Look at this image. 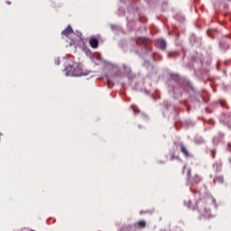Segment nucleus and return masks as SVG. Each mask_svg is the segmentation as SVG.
I'll use <instances>...</instances> for the list:
<instances>
[{"label":"nucleus","instance_id":"f257e3e1","mask_svg":"<svg viewBox=\"0 0 231 231\" xmlns=\"http://www.w3.org/2000/svg\"><path fill=\"white\" fill-rule=\"evenodd\" d=\"M67 77H82L84 72H82V69L80 65L77 62H71L65 68Z\"/></svg>","mask_w":231,"mask_h":231},{"label":"nucleus","instance_id":"f03ea898","mask_svg":"<svg viewBox=\"0 0 231 231\" xmlns=\"http://www.w3.org/2000/svg\"><path fill=\"white\" fill-rule=\"evenodd\" d=\"M155 46L157 48H159L160 50H162L163 51H165L166 48H167V42L163 39H159L155 41Z\"/></svg>","mask_w":231,"mask_h":231},{"label":"nucleus","instance_id":"7ed1b4c3","mask_svg":"<svg viewBox=\"0 0 231 231\" xmlns=\"http://www.w3.org/2000/svg\"><path fill=\"white\" fill-rule=\"evenodd\" d=\"M71 33H74L73 28H71V25H68L67 28L62 31L61 35L64 37H69Z\"/></svg>","mask_w":231,"mask_h":231},{"label":"nucleus","instance_id":"20e7f679","mask_svg":"<svg viewBox=\"0 0 231 231\" xmlns=\"http://www.w3.org/2000/svg\"><path fill=\"white\" fill-rule=\"evenodd\" d=\"M180 152L186 158H189L190 156V152H189V150L187 149V146L183 143H180Z\"/></svg>","mask_w":231,"mask_h":231},{"label":"nucleus","instance_id":"39448f33","mask_svg":"<svg viewBox=\"0 0 231 231\" xmlns=\"http://www.w3.org/2000/svg\"><path fill=\"white\" fill-rule=\"evenodd\" d=\"M199 181H201V177H199V175H195L189 179V183H190V185H198Z\"/></svg>","mask_w":231,"mask_h":231},{"label":"nucleus","instance_id":"423d86ee","mask_svg":"<svg viewBox=\"0 0 231 231\" xmlns=\"http://www.w3.org/2000/svg\"><path fill=\"white\" fill-rule=\"evenodd\" d=\"M89 45L91 46V48H93L94 50H97V48H98V40L96 38H92L89 40Z\"/></svg>","mask_w":231,"mask_h":231},{"label":"nucleus","instance_id":"0eeeda50","mask_svg":"<svg viewBox=\"0 0 231 231\" xmlns=\"http://www.w3.org/2000/svg\"><path fill=\"white\" fill-rule=\"evenodd\" d=\"M147 40L145 38H139L136 40V44L143 46L145 48Z\"/></svg>","mask_w":231,"mask_h":231},{"label":"nucleus","instance_id":"6e6552de","mask_svg":"<svg viewBox=\"0 0 231 231\" xmlns=\"http://www.w3.org/2000/svg\"><path fill=\"white\" fill-rule=\"evenodd\" d=\"M137 226L139 228H145L147 226V222H145L144 220H140L139 222H137Z\"/></svg>","mask_w":231,"mask_h":231},{"label":"nucleus","instance_id":"1a4fd4ad","mask_svg":"<svg viewBox=\"0 0 231 231\" xmlns=\"http://www.w3.org/2000/svg\"><path fill=\"white\" fill-rule=\"evenodd\" d=\"M188 203H189V208H192V210H194V209H196V208L199 209V206H198V205H200L201 201H198V202L196 203V207H192V206H191L192 201H190V200H189Z\"/></svg>","mask_w":231,"mask_h":231},{"label":"nucleus","instance_id":"9d476101","mask_svg":"<svg viewBox=\"0 0 231 231\" xmlns=\"http://www.w3.org/2000/svg\"><path fill=\"white\" fill-rule=\"evenodd\" d=\"M217 180L218 183H225V179L221 175L217 176Z\"/></svg>","mask_w":231,"mask_h":231},{"label":"nucleus","instance_id":"9b49d317","mask_svg":"<svg viewBox=\"0 0 231 231\" xmlns=\"http://www.w3.org/2000/svg\"><path fill=\"white\" fill-rule=\"evenodd\" d=\"M190 174H192V170L188 169V171H187L188 181H190V180L192 178V177H190Z\"/></svg>","mask_w":231,"mask_h":231},{"label":"nucleus","instance_id":"f8f14e48","mask_svg":"<svg viewBox=\"0 0 231 231\" xmlns=\"http://www.w3.org/2000/svg\"><path fill=\"white\" fill-rule=\"evenodd\" d=\"M176 156L174 154H171L170 157V160L172 162L173 160H176Z\"/></svg>","mask_w":231,"mask_h":231},{"label":"nucleus","instance_id":"ddd939ff","mask_svg":"<svg viewBox=\"0 0 231 231\" xmlns=\"http://www.w3.org/2000/svg\"><path fill=\"white\" fill-rule=\"evenodd\" d=\"M107 84L109 86V84H111V79H107Z\"/></svg>","mask_w":231,"mask_h":231},{"label":"nucleus","instance_id":"4468645a","mask_svg":"<svg viewBox=\"0 0 231 231\" xmlns=\"http://www.w3.org/2000/svg\"><path fill=\"white\" fill-rule=\"evenodd\" d=\"M171 55H172V53H169V54H168V57L171 58Z\"/></svg>","mask_w":231,"mask_h":231},{"label":"nucleus","instance_id":"2eb2a0df","mask_svg":"<svg viewBox=\"0 0 231 231\" xmlns=\"http://www.w3.org/2000/svg\"><path fill=\"white\" fill-rule=\"evenodd\" d=\"M7 4H8V5H11V3H10V2H7Z\"/></svg>","mask_w":231,"mask_h":231}]
</instances>
